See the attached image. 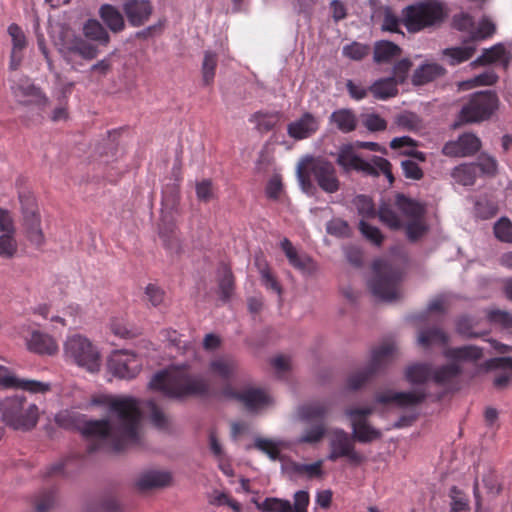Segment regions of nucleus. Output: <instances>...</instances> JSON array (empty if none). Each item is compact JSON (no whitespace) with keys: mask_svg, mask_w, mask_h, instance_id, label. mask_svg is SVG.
<instances>
[{"mask_svg":"<svg viewBox=\"0 0 512 512\" xmlns=\"http://www.w3.org/2000/svg\"><path fill=\"white\" fill-rule=\"evenodd\" d=\"M278 121L279 113L256 112L250 118V122L255 123L258 131L261 133L272 130Z\"/></svg>","mask_w":512,"mask_h":512,"instance_id":"603ef678","label":"nucleus"},{"mask_svg":"<svg viewBox=\"0 0 512 512\" xmlns=\"http://www.w3.org/2000/svg\"><path fill=\"white\" fill-rule=\"evenodd\" d=\"M372 269L374 276L369 281V287L373 295L384 301L396 300L401 271L383 259L375 260Z\"/></svg>","mask_w":512,"mask_h":512,"instance_id":"423d86ee","label":"nucleus"},{"mask_svg":"<svg viewBox=\"0 0 512 512\" xmlns=\"http://www.w3.org/2000/svg\"><path fill=\"white\" fill-rule=\"evenodd\" d=\"M2 422L16 431L27 432L34 429L39 421V408L34 403H28L22 395L5 397L0 401Z\"/></svg>","mask_w":512,"mask_h":512,"instance_id":"7ed1b4c3","label":"nucleus"},{"mask_svg":"<svg viewBox=\"0 0 512 512\" xmlns=\"http://www.w3.org/2000/svg\"><path fill=\"white\" fill-rule=\"evenodd\" d=\"M218 58L217 54L212 51H205L204 58L201 67L202 73V81L205 86H209L213 83L216 68H217Z\"/></svg>","mask_w":512,"mask_h":512,"instance_id":"49530a36","label":"nucleus"},{"mask_svg":"<svg viewBox=\"0 0 512 512\" xmlns=\"http://www.w3.org/2000/svg\"><path fill=\"white\" fill-rule=\"evenodd\" d=\"M19 201L27 237L33 244L40 246L44 243V234L36 199L30 192H20Z\"/></svg>","mask_w":512,"mask_h":512,"instance_id":"4468645a","label":"nucleus"},{"mask_svg":"<svg viewBox=\"0 0 512 512\" xmlns=\"http://www.w3.org/2000/svg\"><path fill=\"white\" fill-rule=\"evenodd\" d=\"M401 48L391 41H378L374 45V62L377 64L390 63L401 55Z\"/></svg>","mask_w":512,"mask_h":512,"instance_id":"2f4dec72","label":"nucleus"},{"mask_svg":"<svg viewBox=\"0 0 512 512\" xmlns=\"http://www.w3.org/2000/svg\"><path fill=\"white\" fill-rule=\"evenodd\" d=\"M481 148L480 139L472 133H464L457 140L445 143L442 153L449 157H467L476 154Z\"/></svg>","mask_w":512,"mask_h":512,"instance_id":"6ab92c4d","label":"nucleus"},{"mask_svg":"<svg viewBox=\"0 0 512 512\" xmlns=\"http://www.w3.org/2000/svg\"><path fill=\"white\" fill-rule=\"evenodd\" d=\"M147 408L149 411V417L151 423L157 427L158 429H168L169 428V419L165 415V413L157 406V404L150 400L147 402Z\"/></svg>","mask_w":512,"mask_h":512,"instance_id":"4d7b16f0","label":"nucleus"},{"mask_svg":"<svg viewBox=\"0 0 512 512\" xmlns=\"http://www.w3.org/2000/svg\"><path fill=\"white\" fill-rule=\"evenodd\" d=\"M405 375L409 382L421 384L432 376V369L428 364H414L406 369Z\"/></svg>","mask_w":512,"mask_h":512,"instance_id":"8fccbe9b","label":"nucleus"},{"mask_svg":"<svg viewBox=\"0 0 512 512\" xmlns=\"http://www.w3.org/2000/svg\"><path fill=\"white\" fill-rule=\"evenodd\" d=\"M27 345L30 351L40 355H54L58 351L54 338L40 331H34L31 334Z\"/></svg>","mask_w":512,"mask_h":512,"instance_id":"cd10ccee","label":"nucleus"},{"mask_svg":"<svg viewBox=\"0 0 512 512\" xmlns=\"http://www.w3.org/2000/svg\"><path fill=\"white\" fill-rule=\"evenodd\" d=\"M487 320L503 329L512 328V313L501 309H490L486 312Z\"/></svg>","mask_w":512,"mask_h":512,"instance_id":"6e6d98bb","label":"nucleus"},{"mask_svg":"<svg viewBox=\"0 0 512 512\" xmlns=\"http://www.w3.org/2000/svg\"><path fill=\"white\" fill-rule=\"evenodd\" d=\"M495 31V24L487 17H483L479 21L477 27L470 32L468 39L464 40L463 43L467 44L470 41L475 42L490 38Z\"/></svg>","mask_w":512,"mask_h":512,"instance_id":"a18cd8bd","label":"nucleus"},{"mask_svg":"<svg viewBox=\"0 0 512 512\" xmlns=\"http://www.w3.org/2000/svg\"><path fill=\"white\" fill-rule=\"evenodd\" d=\"M354 442L353 437L345 430L341 428L331 430L327 459L335 462L340 458H347L351 464H361L365 458L356 450Z\"/></svg>","mask_w":512,"mask_h":512,"instance_id":"ddd939ff","label":"nucleus"},{"mask_svg":"<svg viewBox=\"0 0 512 512\" xmlns=\"http://www.w3.org/2000/svg\"><path fill=\"white\" fill-rule=\"evenodd\" d=\"M395 350V346L390 343H385L375 348L372 351L371 360L368 366L348 377L347 388L353 391L360 389L366 382L379 373L390 361H392Z\"/></svg>","mask_w":512,"mask_h":512,"instance_id":"f8f14e48","label":"nucleus"},{"mask_svg":"<svg viewBox=\"0 0 512 512\" xmlns=\"http://www.w3.org/2000/svg\"><path fill=\"white\" fill-rule=\"evenodd\" d=\"M320 128V119L310 112H305L299 119L287 125L290 138L300 141L312 137Z\"/></svg>","mask_w":512,"mask_h":512,"instance_id":"412c9836","label":"nucleus"},{"mask_svg":"<svg viewBox=\"0 0 512 512\" xmlns=\"http://www.w3.org/2000/svg\"><path fill=\"white\" fill-rule=\"evenodd\" d=\"M257 267L261 276V282L262 285L268 289L271 290L278 295L282 294V287L276 277L272 274L270 268L268 267L267 263H261L260 261H257Z\"/></svg>","mask_w":512,"mask_h":512,"instance_id":"864d4df0","label":"nucleus"},{"mask_svg":"<svg viewBox=\"0 0 512 512\" xmlns=\"http://www.w3.org/2000/svg\"><path fill=\"white\" fill-rule=\"evenodd\" d=\"M56 501V492L54 489L41 492L35 499L36 512H47L52 508Z\"/></svg>","mask_w":512,"mask_h":512,"instance_id":"338daca9","label":"nucleus"},{"mask_svg":"<svg viewBox=\"0 0 512 512\" xmlns=\"http://www.w3.org/2000/svg\"><path fill=\"white\" fill-rule=\"evenodd\" d=\"M254 448L268 455L271 460H278L280 458V447L279 445L266 438L258 437L254 441Z\"/></svg>","mask_w":512,"mask_h":512,"instance_id":"052dcab7","label":"nucleus"},{"mask_svg":"<svg viewBox=\"0 0 512 512\" xmlns=\"http://www.w3.org/2000/svg\"><path fill=\"white\" fill-rule=\"evenodd\" d=\"M426 398L424 391L394 392L391 390L378 393L376 402L393 404L398 407H412L422 403Z\"/></svg>","mask_w":512,"mask_h":512,"instance_id":"4be33fe9","label":"nucleus"},{"mask_svg":"<svg viewBox=\"0 0 512 512\" xmlns=\"http://www.w3.org/2000/svg\"><path fill=\"white\" fill-rule=\"evenodd\" d=\"M64 356L67 360L91 372L99 367V352L88 338L80 334L67 338L64 343Z\"/></svg>","mask_w":512,"mask_h":512,"instance_id":"9b49d317","label":"nucleus"},{"mask_svg":"<svg viewBox=\"0 0 512 512\" xmlns=\"http://www.w3.org/2000/svg\"><path fill=\"white\" fill-rule=\"evenodd\" d=\"M502 60H504V65L506 67L508 65L506 49L503 44L499 43L490 48L484 49L482 54L474 60L472 64L474 66H485Z\"/></svg>","mask_w":512,"mask_h":512,"instance_id":"c9c22d12","label":"nucleus"},{"mask_svg":"<svg viewBox=\"0 0 512 512\" xmlns=\"http://www.w3.org/2000/svg\"><path fill=\"white\" fill-rule=\"evenodd\" d=\"M377 215L380 221L392 230H399L403 226L398 214L389 205H382Z\"/></svg>","mask_w":512,"mask_h":512,"instance_id":"5fc2aeb1","label":"nucleus"},{"mask_svg":"<svg viewBox=\"0 0 512 512\" xmlns=\"http://www.w3.org/2000/svg\"><path fill=\"white\" fill-rule=\"evenodd\" d=\"M68 51L81 56L83 59L92 60L97 57L98 49L95 45L81 39H75L69 46Z\"/></svg>","mask_w":512,"mask_h":512,"instance_id":"3c124183","label":"nucleus"},{"mask_svg":"<svg viewBox=\"0 0 512 512\" xmlns=\"http://www.w3.org/2000/svg\"><path fill=\"white\" fill-rule=\"evenodd\" d=\"M122 10L132 27H140L149 21L154 7L150 0H125Z\"/></svg>","mask_w":512,"mask_h":512,"instance_id":"aec40b11","label":"nucleus"},{"mask_svg":"<svg viewBox=\"0 0 512 512\" xmlns=\"http://www.w3.org/2000/svg\"><path fill=\"white\" fill-rule=\"evenodd\" d=\"M475 50L474 46L450 47L443 49L441 54L449 65L456 66L471 59Z\"/></svg>","mask_w":512,"mask_h":512,"instance_id":"58836bf2","label":"nucleus"},{"mask_svg":"<svg viewBox=\"0 0 512 512\" xmlns=\"http://www.w3.org/2000/svg\"><path fill=\"white\" fill-rule=\"evenodd\" d=\"M337 163L345 170H355L365 175L377 177L380 173L384 174L389 183L394 182L391 163L379 156H373L371 161H365L354 153L351 147L342 148L337 157Z\"/></svg>","mask_w":512,"mask_h":512,"instance_id":"0eeeda50","label":"nucleus"},{"mask_svg":"<svg viewBox=\"0 0 512 512\" xmlns=\"http://www.w3.org/2000/svg\"><path fill=\"white\" fill-rule=\"evenodd\" d=\"M86 38L106 46L110 42V35L106 28L96 19H89L83 26Z\"/></svg>","mask_w":512,"mask_h":512,"instance_id":"4c0bfd02","label":"nucleus"},{"mask_svg":"<svg viewBox=\"0 0 512 512\" xmlns=\"http://www.w3.org/2000/svg\"><path fill=\"white\" fill-rule=\"evenodd\" d=\"M92 403L108 407L116 416L117 423L113 427L108 419L86 421L81 427L83 436L100 442L110 440L115 452L124 450L129 443L139 442L141 410L135 398L99 395L93 398Z\"/></svg>","mask_w":512,"mask_h":512,"instance_id":"f257e3e1","label":"nucleus"},{"mask_svg":"<svg viewBox=\"0 0 512 512\" xmlns=\"http://www.w3.org/2000/svg\"><path fill=\"white\" fill-rule=\"evenodd\" d=\"M10 89L14 99L20 105L35 106L42 109L48 104V97L27 76H22L18 80L13 81Z\"/></svg>","mask_w":512,"mask_h":512,"instance_id":"2eb2a0df","label":"nucleus"},{"mask_svg":"<svg viewBox=\"0 0 512 512\" xmlns=\"http://www.w3.org/2000/svg\"><path fill=\"white\" fill-rule=\"evenodd\" d=\"M461 373V366L456 362H452L437 368L432 375L433 380L437 384H446L455 377L459 376Z\"/></svg>","mask_w":512,"mask_h":512,"instance_id":"de8ad7c7","label":"nucleus"},{"mask_svg":"<svg viewBox=\"0 0 512 512\" xmlns=\"http://www.w3.org/2000/svg\"><path fill=\"white\" fill-rule=\"evenodd\" d=\"M297 173L303 189L312 187V178L326 193H335L340 188L334 165L323 158L309 157L303 160L298 166Z\"/></svg>","mask_w":512,"mask_h":512,"instance_id":"20e7f679","label":"nucleus"},{"mask_svg":"<svg viewBox=\"0 0 512 512\" xmlns=\"http://www.w3.org/2000/svg\"><path fill=\"white\" fill-rule=\"evenodd\" d=\"M451 176L457 183L471 186L478 176V166L475 163L461 164L453 169Z\"/></svg>","mask_w":512,"mask_h":512,"instance_id":"ea45409f","label":"nucleus"},{"mask_svg":"<svg viewBox=\"0 0 512 512\" xmlns=\"http://www.w3.org/2000/svg\"><path fill=\"white\" fill-rule=\"evenodd\" d=\"M354 205L363 218H374L377 215L372 199L366 195H358L354 199Z\"/></svg>","mask_w":512,"mask_h":512,"instance_id":"bf43d9fd","label":"nucleus"},{"mask_svg":"<svg viewBox=\"0 0 512 512\" xmlns=\"http://www.w3.org/2000/svg\"><path fill=\"white\" fill-rule=\"evenodd\" d=\"M398 85L395 78L387 77L375 81L369 87V91L376 99L386 100L397 95Z\"/></svg>","mask_w":512,"mask_h":512,"instance_id":"f704fd0d","label":"nucleus"},{"mask_svg":"<svg viewBox=\"0 0 512 512\" xmlns=\"http://www.w3.org/2000/svg\"><path fill=\"white\" fill-rule=\"evenodd\" d=\"M294 504L289 500L267 497L263 502L257 503L258 510L263 512H308L310 496L307 491L299 490L294 494Z\"/></svg>","mask_w":512,"mask_h":512,"instance_id":"dca6fc26","label":"nucleus"},{"mask_svg":"<svg viewBox=\"0 0 512 512\" xmlns=\"http://www.w3.org/2000/svg\"><path fill=\"white\" fill-rule=\"evenodd\" d=\"M14 235L15 233H3L0 236V257L9 259L17 252V242Z\"/></svg>","mask_w":512,"mask_h":512,"instance_id":"e2e57ef3","label":"nucleus"},{"mask_svg":"<svg viewBox=\"0 0 512 512\" xmlns=\"http://www.w3.org/2000/svg\"><path fill=\"white\" fill-rule=\"evenodd\" d=\"M330 121L344 133L354 131L357 126L356 115L350 109H339L334 111L330 116Z\"/></svg>","mask_w":512,"mask_h":512,"instance_id":"e433bc0d","label":"nucleus"},{"mask_svg":"<svg viewBox=\"0 0 512 512\" xmlns=\"http://www.w3.org/2000/svg\"><path fill=\"white\" fill-rule=\"evenodd\" d=\"M475 164L482 174L494 176L497 173L498 163L494 157L482 154Z\"/></svg>","mask_w":512,"mask_h":512,"instance_id":"774afa93","label":"nucleus"},{"mask_svg":"<svg viewBox=\"0 0 512 512\" xmlns=\"http://www.w3.org/2000/svg\"><path fill=\"white\" fill-rule=\"evenodd\" d=\"M237 370L238 362L231 355L218 356L209 363V372L226 382L235 376Z\"/></svg>","mask_w":512,"mask_h":512,"instance_id":"5701e85b","label":"nucleus"},{"mask_svg":"<svg viewBox=\"0 0 512 512\" xmlns=\"http://www.w3.org/2000/svg\"><path fill=\"white\" fill-rule=\"evenodd\" d=\"M218 288L221 299L224 302L230 300L235 288V279L231 268L222 263L218 269Z\"/></svg>","mask_w":512,"mask_h":512,"instance_id":"72a5a7b5","label":"nucleus"},{"mask_svg":"<svg viewBox=\"0 0 512 512\" xmlns=\"http://www.w3.org/2000/svg\"><path fill=\"white\" fill-rule=\"evenodd\" d=\"M444 356L453 362H477L483 357V349L475 345L447 348Z\"/></svg>","mask_w":512,"mask_h":512,"instance_id":"c85d7f7f","label":"nucleus"},{"mask_svg":"<svg viewBox=\"0 0 512 512\" xmlns=\"http://www.w3.org/2000/svg\"><path fill=\"white\" fill-rule=\"evenodd\" d=\"M396 206L405 216L411 220L423 217V207L418 202L406 197L403 194L397 195Z\"/></svg>","mask_w":512,"mask_h":512,"instance_id":"79ce46f5","label":"nucleus"},{"mask_svg":"<svg viewBox=\"0 0 512 512\" xmlns=\"http://www.w3.org/2000/svg\"><path fill=\"white\" fill-rule=\"evenodd\" d=\"M98 13L103 23L111 32L120 33L125 29L124 16L116 6L103 4L100 6Z\"/></svg>","mask_w":512,"mask_h":512,"instance_id":"bb28decb","label":"nucleus"},{"mask_svg":"<svg viewBox=\"0 0 512 512\" xmlns=\"http://www.w3.org/2000/svg\"><path fill=\"white\" fill-rule=\"evenodd\" d=\"M494 234L502 242H512V222L508 218L502 217L494 225Z\"/></svg>","mask_w":512,"mask_h":512,"instance_id":"69168bd1","label":"nucleus"},{"mask_svg":"<svg viewBox=\"0 0 512 512\" xmlns=\"http://www.w3.org/2000/svg\"><path fill=\"white\" fill-rule=\"evenodd\" d=\"M108 368L118 378L132 379L139 373L141 361L133 352L115 351L108 360Z\"/></svg>","mask_w":512,"mask_h":512,"instance_id":"f3484780","label":"nucleus"},{"mask_svg":"<svg viewBox=\"0 0 512 512\" xmlns=\"http://www.w3.org/2000/svg\"><path fill=\"white\" fill-rule=\"evenodd\" d=\"M171 479V475L168 472L150 471L138 479L137 487L142 491L165 487L170 484Z\"/></svg>","mask_w":512,"mask_h":512,"instance_id":"473e14b6","label":"nucleus"},{"mask_svg":"<svg viewBox=\"0 0 512 512\" xmlns=\"http://www.w3.org/2000/svg\"><path fill=\"white\" fill-rule=\"evenodd\" d=\"M8 34L12 39V50L23 52L27 47V38L18 24L12 23L8 27Z\"/></svg>","mask_w":512,"mask_h":512,"instance_id":"680f3d73","label":"nucleus"},{"mask_svg":"<svg viewBox=\"0 0 512 512\" xmlns=\"http://www.w3.org/2000/svg\"><path fill=\"white\" fill-rule=\"evenodd\" d=\"M337 163L345 170H355L365 175L377 177L380 173L384 174L389 183L394 182L391 163L379 156H373L371 161H365L354 153L351 147L342 148L337 157Z\"/></svg>","mask_w":512,"mask_h":512,"instance_id":"1a4fd4ad","label":"nucleus"},{"mask_svg":"<svg viewBox=\"0 0 512 512\" xmlns=\"http://www.w3.org/2000/svg\"><path fill=\"white\" fill-rule=\"evenodd\" d=\"M330 411V404L326 401H316L304 404L299 407L298 415L301 421L310 423L312 421L325 422Z\"/></svg>","mask_w":512,"mask_h":512,"instance_id":"393cba45","label":"nucleus"},{"mask_svg":"<svg viewBox=\"0 0 512 512\" xmlns=\"http://www.w3.org/2000/svg\"><path fill=\"white\" fill-rule=\"evenodd\" d=\"M281 248L285 253L289 263L297 270L303 273H311L314 270V263L307 255L298 254L297 250L293 247L291 241L284 238L281 241Z\"/></svg>","mask_w":512,"mask_h":512,"instance_id":"a878e982","label":"nucleus"},{"mask_svg":"<svg viewBox=\"0 0 512 512\" xmlns=\"http://www.w3.org/2000/svg\"><path fill=\"white\" fill-rule=\"evenodd\" d=\"M359 230L362 235L369 240L371 243L380 246L384 240V236L381 231L375 227L367 223L364 219L359 222Z\"/></svg>","mask_w":512,"mask_h":512,"instance_id":"0e129e2a","label":"nucleus"},{"mask_svg":"<svg viewBox=\"0 0 512 512\" xmlns=\"http://www.w3.org/2000/svg\"><path fill=\"white\" fill-rule=\"evenodd\" d=\"M448 340V335L439 327L422 329L418 336V343L425 348L432 344L445 345Z\"/></svg>","mask_w":512,"mask_h":512,"instance_id":"a19ab883","label":"nucleus"},{"mask_svg":"<svg viewBox=\"0 0 512 512\" xmlns=\"http://www.w3.org/2000/svg\"><path fill=\"white\" fill-rule=\"evenodd\" d=\"M446 74V69L435 62H427L415 69L412 83L415 86L428 84Z\"/></svg>","mask_w":512,"mask_h":512,"instance_id":"b1692460","label":"nucleus"},{"mask_svg":"<svg viewBox=\"0 0 512 512\" xmlns=\"http://www.w3.org/2000/svg\"><path fill=\"white\" fill-rule=\"evenodd\" d=\"M13 389H21L31 394H46L51 391L52 386L49 382H42L32 379L18 378L15 376Z\"/></svg>","mask_w":512,"mask_h":512,"instance_id":"37998d69","label":"nucleus"},{"mask_svg":"<svg viewBox=\"0 0 512 512\" xmlns=\"http://www.w3.org/2000/svg\"><path fill=\"white\" fill-rule=\"evenodd\" d=\"M326 432L325 422H316L303 430L301 436L298 438V443L317 444L322 441Z\"/></svg>","mask_w":512,"mask_h":512,"instance_id":"c03bdc74","label":"nucleus"},{"mask_svg":"<svg viewBox=\"0 0 512 512\" xmlns=\"http://www.w3.org/2000/svg\"><path fill=\"white\" fill-rule=\"evenodd\" d=\"M221 394L226 398L241 402L250 411L263 408L270 402L269 396L262 389L249 388L239 392L229 383L223 387Z\"/></svg>","mask_w":512,"mask_h":512,"instance_id":"a211bd4d","label":"nucleus"},{"mask_svg":"<svg viewBox=\"0 0 512 512\" xmlns=\"http://www.w3.org/2000/svg\"><path fill=\"white\" fill-rule=\"evenodd\" d=\"M500 100L495 91L484 90L470 94L458 114L460 123H480L489 120L499 109Z\"/></svg>","mask_w":512,"mask_h":512,"instance_id":"39448f33","label":"nucleus"},{"mask_svg":"<svg viewBox=\"0 0 512 512\" xmlns=\"http://www.w3.org/2000/svg\"><path fill=\"white\" fill-rule=\"evenodd\" d=\"M370 53V47L366 44L359 42H352L349 45H345L342 50V54L354 61H360L364 59Z\"/></svg>","mask_w":512,"mask_h":512,"instance_id":"13d9d810","label":"nucleus"},{"mask_svg":"<svg viewBox=\"0 0 512 512\" xmlns=\"http://www.w3.org/2000/svg\"><path fill=\"white\" fill-rule=\"evenodd\" d=\"M351 427L354 441L360 443H370L382 437L381 431L372 427L366 419H353Z\"/></svg>","mask_w":512,"mask_h":512,"instance_id":"7c9ffc66","label":"nucleus"},{"mask_svg":"<svg viewBox=\"0 0 512 512\" xmlns=\"http://www.w3.org/2000/svg\"><path fill=\"white\" fill-rule=\"evenodd\" d=\"M159 236L166 250L172 254L180 253L181 244L176 235V225L173 220L166 221L165 217H162L159 224Z\"/></svg>","mask_w":512,"mask_h":512,"instance_id":"c756f323","label":"nucleus"},{"mask_svg":"<svg viewBox=\"0 0 512 512\" xmlns=\"http://www.w3.org/2000/svg\"><path fill=\"white\" fill-rule=\"evenodd\" d=\"M337 163L345 170H355L365 175L377 177L380 173L384 174L389 183L394 182L391 163L379 156H373L371 161H365L354 153L351 147L342 148L337 157Z\"/></svg>","mask_w":512,"mask_h":512,"instance_id":"6e6552de","label":"nucleus"},{"mask_svg":"<svg viewBox=\"0 0 512 512\" xmlns=\"http://www.w3.org/2000/svg\"><path fill=\"white\" fill-rule=\"evenodd\" d=\"M477 325V322L474 318L464 315L460 316L456 320V331L458 334L465 338H478L484 335H487V331L476 332L474 331V327Z\"/></svg>","mask_w":512,"mask_h":512,"instance_id":"09e8293b","label":"nucleus"},{"mask_svg":"<svg viewBox=\"0 0 512 512\" xmlns=\"http://www.w3.org/2000/svg\"><path fill=\"white\" fill-rule=\"evenodd\" d=\"M403 16L407 29L417 32L441 22L445 17V11L439 0H425L408 6Z\"/></svg>","mask_w":512,"mask_h":512,"instance_id":"9d476101","label":"nucleus"},{"mask_svg":"<svg viewBox=\"0 0 512 512\" xmlns=\"http://www.w3.org/2000/svg\"><path fill=\"white\" fill-rule=\"evenodd\" d=\"M149 386L151 389L175 399L210 394L208 381L202 375L194 373L187 363L171 365L156 373Z\"/></svg>","mask_w":512,"mask_h":512,"instance_id":"f03ea898","label":"nucleus"}]
</instances>
